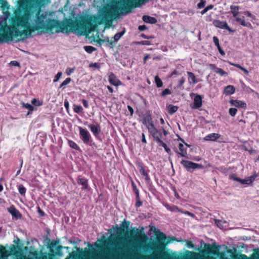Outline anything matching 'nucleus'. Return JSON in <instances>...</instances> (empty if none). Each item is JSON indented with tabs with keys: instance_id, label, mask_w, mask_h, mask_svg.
<instances>
[{
	"instance_id": "58",
	"label": "nucleus",
	"mask_w": 259,
	"mask_h": 259,
	"mask_svg": "<svg viewBox=\"0 0 259 259\" xmlns=\"http://www.w3.org/2000/svg\"><path fill=\"white\" fill-rule=\"evenodd\" d=\"M74 68H69V69H68L66 70V73L68 75H70L72 72H74Z\"/></svg>"
},
{
	"instance_id": "16",
	"label": "nucleus",
	"mask_w": 259,
	"mask_h": 259,
	"mask_svg": "<svg viewBox=\"0 0 259 259\" xmlns=\"http://www.w3.org/2000/svg\"><path fill=\"white\" fill-rule=\"evenodd\" d=\"M8 210L13 217H15L16 219H20L22 217L20 212L14 205H11L10 207L8 208Z\"/></svg>"
},
{
	"instance_id": "52",
	"label": "nucleus",
	"mask_w": 259,
	"mask_h": 259,
	"mask_svg": "<svg viewBox=\"0 0 259 259\" xmlns=\"http://www.w3.org/2000/svg\"><path fill=\"white\" fill-rule=\"evenodd\" d=\"M218 169L220 172L223 174H227L228 172V169L225 166H221L218 168Z\"/></svg>"
},
{
	"instance_id": "5",
	"label": "nucleus",
	"mask_w": 259,
	"mask_h": 259,
	"mask_svg": "<svg viewBox=\"0 0 259 259\" xmlns=\"http://www.w3.org/2000/svg\"><path fill=\"white\" fill-rule=\"evenodd\" d=\"M59 241H52L49 250L52 253H42V259H55V255L59 256L63 255V246L59 245Z\"/></svg>"
},
{
	"instance_id": "41",
	"label": "nucleus",
	"mask_w": 259,
	"mask_h": 259,
	"mask_svg": "<svg viewBox=\"0 0 259 259\" xmlns=\"http://www.w3.org/2000/svg\"><path fill=\"white\" fill-rule=\"evenodd\" d=\"M18 190H19V193L21 195H24L26 193V188L22 185H20L19 186Z\"/></svg>"
},
{
	"instance_id": "48",
	"label": "nucleus",
	"mask_w": 259,
	"mask_h": 259,
	"mask_svg": "<svg viewBox=\"0 0 259 259\" xmlns=\"http://www.w3.org/2000/svg\"><path fill=\"white\" fill-rule=\"evenodd\" d=\"M137 45H146L149 46L151 45V43L148 40H143L141 41H138L136 42Z\"/></svg>"
},
{
	"instance_id": "50",
	"label": "nucleus",
	"mask_w": 259,
	"mask_h": 259,
	"mask_svg": "<svg viewBox=\"0 0 259 259\" xmlns=\"http://www.w3.org/2000/svg\"><path fill=\"white\" fill-rule=\"evenodd\" d=\"M240 183L242 184L249 185L251 184V181H250L249 178L248 177L246 179H241Z\"/></svg>"
},
{
	"instance_id": "30",
	"label": "nucleus",
	"mask_w": 259,
	"mask_h": 259,
	"mask_svg": "<svg viewBox=\"0 0 259 259\" xmlns=\"http://www.w3.org/2000/svg\"><path fill=\"white\" fill-rule=\"evenodd\" d=\"M164 206L169 210L172 212H177V211H180L181 210L179 209L178 206L172 205L170 206L168 204L165 203L164 204Z\"/></svg>"
},
{
	"instance_id": "12",
	"label": "nucleus",
	"mask_w": 259,
	"mask_h": 259,
	"mask_svg": "<svg viewBox=\"0 0 259 259\" xmlns=\"http://www.w3.org/2000/svg\"><path fill=\"white\" fill-rule=\"evenodd\" d=\"M138 167L140 173L145 177V179L147 183H149L150 182V179L148 174L149 170L146 169V167L143 165L142 163H139Z\"/></svg>"
},
{
	"instance_id": "6",
	"label": "nucleus",
	"mask_w": 259,
	"mask_h": 259,
	"mask_svg": "<svg viewBox=\"0 0 259 259\" xmlns=\"http://www.w3.org/2000/svg\"><path fill=\"white\" fill-rule=\"evenodd\" d=\"M138 120L146 126L148 131L149 128L152 130L155 127L151 114H139Z\"/></svg>"
},
{
	"instance_id": "13",
	"label": "nucleus",
	"mask_w": 259,
	"mask_h": 259,
	"mask_svg": "<svg viewBox=\"0 0 259 259\" xmlns=\"http://www.w3.org/2000/svg\"><path fill=\"white\" fill-rule=\"evenodd\" d=\"M77 183L78 185H81V189L83 190H88L90 188L88 180L79 176L76 179Z\"/></svg>"
},
{
	"instance_id": "54",
	"label": "nucleus",
	"mask_w": 259,
	"mask_h": 259,
	"mask_svg": "<svg viewBox=\"0 0 259 259\" xmlns=\"http://www.w3.org/2000/svg\"><path fill=\"white\" fill-rule=\"evenodd\" d=\"M37 212H38V214H39L40 217H44L45 215V213L44 212V211H42L40 209V208L39 206H38L37 207Z\"/></svg>"
},
{
	"instance_id": "8",
	"label": "nucleus",
	"mask_w": 259,
	"mask_h": 259,
	"mask_svg": "<svg viewBox=\"0 0 259 259\" xmlns=\"http://www.w3.org/2000/svg\"><path fill=\"white\" fill-rule=\"evenodd\" d=\"M78 128L79 131L80 138L83 141V143L87 145L89 144L92 140L91 136L89 131L87 129L80 126L78 127Z\"/></svg>"
},
{
	"instance_id": "31",
	"label": "nucleus",
	"mask_w": 259,
	"mask_h": 259,
	"mask_svg": "<svg viewBox=\"0 0 259 259\" xmlns=\"http://www.w3.org/2000/svg\"><path fill=\"white\" fill-rule=\"evenodd\" d=\"M228 63L231 65L234 66H235V67H236L241 69V70H242L243 71V72L246 75H248V74H249L248 71L247 69H246L245 68H244V67H242L240 64L232 63V62H229V61H228Z\"/></svg>"
},
{
	"instance_id": "63",
	"label": "nucleus",
	"mask_w": 259,
	"mask_h": 259,
	"mask_svg": "<svg viewBox=\"0 0 259 259\" xmlns=\"http://www.w3.org/2000/svg\"><path fill=\"white\" fill-rule=\"evenodd\" d=\"M237 109L235 108H231L229 109V113H236Z\"/></svg>"
},
{
	"instance_id": "32",
	"label": "nucleus",
	"mask_w": 259,
	"mask_h": 259,
	"mask_svg": "<svg viewBox=\"0 0 259 259\" xmlns=\"http://www.w3.org/2000/svg\"><path fill=\"white\" fill-rule=\"evenodd\" d=\"M68 144L71 148L79 151H81L79 147L74 141L68 140Z\"/></svg>"
},
{
	"instance_id": "47",
	"label": "nucleus",
	"mask_w": 259,
	"mask_h": 259,
	"mask_svg": "<svg viewBox=\"0 0 259 259\" xmlns=\"http://www.w3.org/2000/svg\"><path fill=\"white\" fill-rule=\"evenodd\" d=\"M230 179L233 180L239 183L241 182V179L236 177L235 175H231L229 176Z\"/></svg>"
},
{
	"instance_id": "36",
	"label": "nucleus",
	"mask_w": 259,
	"mask_h": 259,
	"mask_svg": "<svg viewBox=\"0 0 259 259\" xmlns=\"http://www.w3.org/2000/svg\"><path fill=\"white\" fill-rule=\"evenodd\" d=\"M84 50L88 53L91 54L93 52L97 50L96 48L91 46H86L83 47Z\"/></svg>"
},
{
	"instance_id": "25",
	"label": "nucleus",
	"mask_w": 259,
	"mask_h": 259,
	"mask_svg": "<svg viewBox=\"0 0 259 259\" xmlns=\"http://www.w3.org/2000/svg\"><path fill=\"white\" fill-rule=\"evenodd\" d=\"M9 255V254L5 248L0 245V259H8Z\"/></svg>"
},
{
	"instance_id": "60",
	"label": "nucleus",
	"mask_w": 259,
	"mask_h": 259,
	"mask_svg": "<svg viewBox=\"0 0 259 259\" xmlns=\"http://www.w3.org/2000/svg\"><path fill=\"white\" fill-rule=\"evenodd\" d=\"M65 259H74V252L72 251Z\"/></svg>"
},
{
	"instance_id": "46",
	"label": "nucleus",
	"mask_w": 259,
	"mask_h": 259,
	"mask_svg": "<svg viewBox=\"0 0 259 259\" xmlns=\"http://www.w3.org/2000/svg\"><path fill=\"white\" fill-rule=\"evenodd\" d=\"M44 243L48 246V248H50V246H51L50 244L52 243V241L48 236H46V238L45 239Z\"/></svg>"
},
{
	"instance_id": "33",
	"label": "nucleus",
	"mask_w": 259,
	"mask_h": 259,
	"mask_svg": "<svg viewBox=\"0 0 259 259\" xmlns=\"http://www.w3.org/2000/svg\"><path fill=\"white\" fill-rule=\"evenodd\" d=\"M23 107L27 109L28 110V112L27 113H30V112H32L34 110V107L32 105H31L29 103H22Z\"/></svg>"
},
{
	"instance_id": "27",
	"label": "nucleus",
	"mask_w": 259,
	"mask_h": 259,
	"mask_svg": "<svg viewBox=\"0 0 259 259\" xmlns=\"http://www.w3.org/2000/svg\"><path fill=\"white\" fill-rule=\"evenodd\" d=\"M187 74L188 75V80L190 83L195 84L198 82V80H197L195 74L193 72H187Z\"/></svg>"
},
{
	"instance_id": "51",
	"label": "nucleus",
	"mask_w": 259,
	"mask_h": 259,
	"mask_svg": "<svg viewBox=\"0 0 259 259\" xmlns=\"http://www.w3.org/2000/svg\"><path fill=\"white\" fill-rule=\"evenodd\" d=\"M62 75V72H58L57 74L55 76V78L54 79V82L58 81L60 79V78L61 77Z\"/></svg>"
},
{
	"instance_id": "11",
	"label": "nucleus",
	"mask_w": 259,
	"mask_h": 259,
	"mask_svg": "<svg viewBox=\"0 0 259 259\" xmlns=\"http://www.w3.org/2000/svg\"><path fill=\"white\" fill-rule=\"evenodd\" d=\"M213 24L216 27L226 29L230 32H234L235 30L232 29L228 25L226 21H221L219 20H214L213 21Z\"/></svg>"
},
{
	"instance_id": "24",
	"label": "nucleus",
	"mask_w": 259,
	"mask_h": 259,
	"mask_svg": "<svg viewBox=\"0 0 259 259\" xmlns=\"http://www.w3.org/2000/svg\"><path fill=\"white\" fill-rule=\"evenodd\" d=\"M235 89L233 85H228L225 87L224 94L226 95H231L235 93Z\"/></svg>"
},
{
	"instance_id": "59",
	"label": "nucleus",
	"mask_w": 259,
	"mask_h": 259,
	"mask_svg": "<svg viewBox=\"0 0 259 259\" xmlns=\"http://www.w3.org/2000/svg\"><path fill=\"white\" fill-rule=\"evenodd\" d=\"M244 14L247 17H251V18L254 17V16L253 15H252L249 11H245L244 12Z\"/></svg>"
},
{
	"instance_id": "44",
	"label": "nucleus",
	"mask_w": 259,
	"mask_h": 259,
	"mask_svg": "<svg viewBox=\"0 0 259 259\" xmlns=\"http://www.w3.org/2000/svg\"><path fill=\"white\" fill-rule=\"evenodd\" d=\"M185 82V78L182 77L178 81L177 85L178 88H181Z\"/></svg>"
},
{
	"instance_id": "9",
	"label": "nucleus",
	"mask_w": 259,
	"mask_h": 259,
	"mask_svg": "<svg viewBox=\"0 0 259 259\" xmlns=\"http://www.w3.org/2000/svg\"><path fill=\"white\" fill-rule=\"evenodd\" d=\"M181 164L183 165L187 171H190L191 169H195L202 168L203 167V165L202 164L194 163L187 160H182L181 162Z\"/></svg>"
},
{
	"instance_id": "42",
	"label": "nucleus",
	"mask_w": 259,
	"mask_h": 259,
	"mask_svg": "<svg viewBox=\"0 0 259 259\" xmlns=\"http://www.w3.org/2000/svg\"><path fill=\"white\" fill-rule=\"evenodd\" d=\"M259 177V172L256 173L255 171L254 172L253 174L249 177L250 181H251V183L255 180V179Z\"/></svg>"
},
{
	"instance_id": "35",
	"label": "nucleus",
	"mask_w": 259,
	"mask_h": 259,
	"mask_svg": "<svg viewBox=\"0 0 259 259\" xmlns=\"http://www.w3.org/2000/svg\"><path fill=\"white\" fill-rule=\"evenodd\" d=\"M159 146L163 147L164 148L165 151L168 153V155H171L172 153L170 149L167 146L166 144L163 141L158 144Z\"/></svg>"
},
{
	"instance_id": "28",
	"label": "nucleus",
	"mask_w": 259,
	"mask_h": 259,
	"mask_svg": "<svg viewBox=\"0 0 259 259\" xmlns=\"http://www.w3.org/2000/svg\"><path fill=\"white\" fill-rule=\"evenodd\" d=\"M231 13L233 15L234 17H236L239 13V7L238 6H233L231 5L230 6Z\"/></svg>"
},
{
	"instance_id": "49",
	"label": "nucleus",
	"mask_w": 259,
	"mask_h": 259,
	"mask_svg": "<svg viewBox=\"0 0 259 259\" xmlns=\"http://www.w3.org/2000/svg\"><path fill=\"white\" fill-rule=\"evenodd\" d=\"M82 108L81 106L74 105L73 110L76 113H79L81 111Z\"/></svg>"
},
{
	"instance_id": "3",
	"label": "nucleus",
	"mask_w": 259,
	"mask_h": 259,
	"mask_svg": "<svg viewBox=\"0 0 259 259\" xmlns=\"http://www.w3.org/2000/svg\"><path fill=\"white\" fill-rule=\"evenodd\" d=\"M144 228L138 229L136 227L133 228L131 232V237L134 240H128L125 237H116L113 239L114 241L117 243V245L128 249V255L133 259H136L140 255L139 251L142 247V242L144 241L143 238L141 236V233L143 231Z\"/></svg>"
},
{
	"instance_id": "4",
	"label": "nucleus",
	"mask_w": 259,
	"mask_h": 259,
	"mask_svg": "<svg viewBox=\"0 0 259 259\" xmlns=\"http://www.w3.org/2000/svg\"><path fill=\"white\" fill-rule=\"evenodd\" d=\"M97 241L93 244L89 243L88 246L92 249L82 252L80 259H111L114 255H119L123 251V248L116 246L114 248L109 249L106 254H103L102 250L99 251L93 248H101L102 246Z\"/></svg>"
},
{
	"instance_id": "57",
	"label": "nucleus",
	"mask_w": 259,
	"mask_h": 259,
	"mask_svg": "<svg viewBox=\"0 0 259 259\" xmlns=\"http://www.w3.org/2000/svg\"><path fill=\"white\" fill-rule=\"evenodd\" d=\"M132 186L133 187V191H134L135 193H136V192H139L138 188H137V186L135 183L132 181Z\"/></svg>"
},
{
	"instance_id": "20",
	"label": "nucleus",
	"mask_w": 259,
	"mask_h": 259,
	"mask_svg": "<svg viewBox=\"0 0 259 259\" xmlns=\"http://www.w3.org/2000/svg\"><path fill=\"white\" fill-rule=\"evenodd\" d=\"M209 66L212 70H214L215 72L219 74L221 76H225L228 74L227 72L224 71L222 68H217L215 64H211Z\"/></svg>"
},
{
	"instance_id": "15",
	"label": "nucleus",
	"mask_w": 259,
	"mask_h": 259,
	"mask_svg": "<svg viewBox=\"0 0 259 259\" xmlns=\"http://www.w3.org/2000/svg\"><path fill=\"white\" fill-rule=\"evenodd\" d=\"M1 4V9L3 11V14L6 16L10 15V13L9 10L10 9V5L6 0H0Z\"/></svg>"
},
{
	"instance_id": "56",
	"label": "nucleus",
	"mask_w": 259,
	"mask_h": 259,
	"mask_svg": "<svg viewBox=\"0 0 259 259\" xmlns=\"http://www.w3.org/2000/svg\"><path fill=\"white\" fill-rule=\"evenodd\" d=\"M10 64L12 66H20V63L17 61H11Z\"/></svg>"
},
{
	"instance_id": "2",
	"label": "nucleus",
	"mask_w": 259,
	"mask_h": 259,
	"mask_svg": "<svg viewBox=\"0 0 259 259\" xmlns=\"http://www.w3.org/2000/svg\"><path fill=\"white\" fill-rule=\"evenodd\" d=\"M53 19L49 18L40 8L29 3L25 7L23 15L12 18L13 26L6 25L0 27V42L12 39L14 32L16 36L30 35L32 32L39 30L53 33L57 28L49 25Z\"/></svg>"
},
{
	"instance_id": "55",
	"label": "nucleus",
	"mask_w": 259,
	"mask_h": 259,
	"mask_svg": "<svg viewBox=\"0 0 259 259\" xmlns=\"http://www.w3.org/2000/svg\"><path fill=\"white\" fill-rule=\"evenodd\" d=\"M136 203H135L136 207L138 208L142 205L143 201H141L140 199L136 200Z\"/></svg>"
},
{
	"instance_id": "40",
	"label": "nucleus",
	"mask_w": 259,
	"mask_h": 259,
	"mask_svg": "<svg viewBox=\"0 0 259 259\" xmlns=\"http://www.w3.org/2000/svg\"><path fill=\"white\" fill-rule=\"evenodd\" d=\"M71 79L70 77L66 78L65 80L60 85V88H64L65 86L69 84L71 82Z\"/></svg>"
},
{
	"instance_id": "1",
	"label": "nucleus",
	"mask_w": 259,
	"mask_h": 259,
	"mask_svg": "<svg viewBox=\"0 0 259 259\" xmlns=\"http://www.w3.org/2000/svg\"><path fill=\"white\" fill-rule=\"evenodd\" d=\"M148 0H123L122 4L116 2L110 5H107L100 10L98 16H91L80 21L69 20L66 22L53 19L50 21L51 27H56V33L68 30L80 31L87 34L95 30L99 25L105 23H111L113 20L118 17L120 14H127L134 8L139 7Z\"/></svg>"
},
{
	"instance_id": "39",
	"label": "nucleus",
	"mask_w": 259,
	"mask_h": 259,
	"mask_svg": "<svg viewBox=\"0 0 259 259\" xmlns=\"http://www.w3.org/2000/svg\"><path fill=\"white\" fill-rule=\"evenodd\" d=\"M31 104L33 106H40L42 105V101L38 100L36 99H33L31 101Z\"/></svg>"
},
{
	"instance_id": "7",
	"label": "nucleus",
	"mask_w": 259,
	"mask_h": 259,
	"mask_svg": "<svg viewBox=\"0 0 259 259\" xmlns=\"http://www.w3.org/2000/svg\"><path fill=\"white\" fill-rule=\"evenodd\" d=\"M130 224L131 222L130 221L124 220V221L120 224L119 227L116 225L115 227L113 226L112 228L117 231V234H121L122 232H124L125 230V235H128Z\"/></svg>"
},
{
	"instance_id": "29",
	"label": "nucleus",
	"mask_w": 259,
	"mask_h": 259,
	"mask_svg": "<svg viewBox=\"0 0 259 259\" xmlns=\"http://www.w3.org/2000/svg\"><path fill=\"white\" fill-rule=\"evenodd\" d=\"M158 234L157 235V238L158 241L159 243H162L163 241H164L166 238V235L163 232H160L159 230H158Z\"/></svg>"
},
{
	"instance_id": "37",
	"label": "nucleus",
	"mask_w": 259,
	"mask_h": 259,
	"mask_svg": "<svg viewBox=\"0 0 259 259\" xmlns=\"http://www.w3.org/2000/svg\"><path fill=\"white\" fill-rule=\"evenodd\" d=\"M155 82L157 88H160L163 85V82L158 75L155 76Z\"/></svg>"
},
{
	"instance_id": "22",
	"label": "nucleus",
	"mask_w": 259,
	"mask_h": 259,
	"mask_svg": "<svg viewBox=\"0 0 259 259\" xmlns=\"http://www.w3.org/2000/svg\"><path fill=\"white\" fill-rule=\"evenodd\" d=\"M202 105V98L200 95H196L194 99L193 108H198Z\"/></svg>"
},
{
	"instance_id": "38",
	"label": "nucleus",
	"mask_w": 259,
	"mask_h": 259,
	"mask_svg": "<svg viewBox=\"0 0 259 259\" xmlns=\"http://www.w3.org/2000/svg\"><path fill=\"white\" fill-rule=\"evenodd\" d=\"M125 31H122L120 32L116 33L114 36H113V39L114 40V41H117L122 36V35L124 34Z\"/></svg>"
},
{
	"instance_id": "62",
	"label": "nucleus",
	"mask_w": 259,
	"mask_h": 259,
	"mask_svg": "<svg viewBox=\"0 0 259 259\" xmlns=\"http://www.w3.org/2000/svg\"><path fill=\"white\" fill-rule=\"evenodd\" d=\"M181 212L182 213H185V214H188V215L191 216V217H194V215H195L193 213H191V212H189V211H182V210H181Z\"/></svg>"
},
{
	"instance_id": "34",
	"label": "nucleus",
	"mask_w": 259,
	"mask_h": 259,
	"mask_svg": "<svg viewBox=\"0 0 259 259\" xmlns=\"http://www.w3.org/2000/svg\"><path fill=\"white\" fill-rule=\"evenodd\" d=\"M167 108L169 113H174L177 111L178 107L173 105H168Z\"/></svg>"
},
{
	"instance_id": "21",
	"label": "nucleus",
	"mask_w": 259,
	"mask_h": 259,
	"mask_svg": "<svg viewBox=\"0 0 259 259\" xmlns=\"http://www.w3.org/2000/svg\"><path fill=\"white\" fill-rule=\"evenodd\" d=\"M231 103L232 105L238 108H245L246 107V104L242 101L240 100H231Z\"/></svg>"
},
{
	"instance_id": "10",
	"label": "nucleus",
	"mask_w": 259,
	"mask_h": 259,
	"mask_svg": "<svg viewBox=\"0 0 259 259\" xmlns=\"http://www.w3.org/2000/svg\"><path fill=\"white\" fill-rule=\"evenodd\" d=\"M148 132L152 135L153 140L156 142L158 143V145L162 142L161 140L162 136V134L155 127H154L152 130L149 128Z\"/></svg>"
},
{
	"instance_id": "19",
	"label": "nucleus",
	"mask_w": 259,
	"mask_h": 259,
	"mask_svg": "<svg viewBox=\"0 0 259 259\" xmlns=\"http://www.w3.org/2000/svg\"><path fill=\"white\" fill-rule=\"evenodd\" d=\"M179 149L180 156L187 158V150L183 143H179L178 145Z\"/></svg>"
},
{
	"instance_id": "26",
	"label": "nucleus",
	"mask_w": 259,
	"mask_h": 259,
	"mask_svg": "<svg viewBox=\"0 0 259 259\" xmlns=\"http://www.w3.org/2000/svg\"><path fill=\"white\" fill-rule=\"evenodd\" d=\"M213 41L215 46L217 47L219 53L222 56H224L225 55V53L223 50V49L221 48V46H220L219 40L217 36H213Z\"/></svg>"
},
{
	"instance_id": "64",
	"label": "nucleus",
	"mask_w": 259,
	"mask_h": 259,
	"mask_svg": "<svg viewBox=\"0 0 259 259\" xmlns=\"http://www.w3.org/2000/svg\"><path fill=\"white\" fill-rule=\"evenodd\" d=\"M177 74H178V72L177 70H175L171 72V73L169 75L168 77L170 78L172 77L174 75Z\"/></svg>"
},
{
	"instance_id": "43",
	"label": "nucleus",
	"mask_w": 259,
	"mask_h": 259,
	"mask_svg": "<svg viewBox=\"0 0 259 259\" xmlns=\"http://www.w3.org/2000/svg\"><path fill=\"white\" fill-rule=\"evenodd\" d=\"M171 91L169 89H166L165 90H164L161 93L160 95L162 97H164L166 95H170L171 94Z\"/></svg>"
},
{
	"instance_id": "14",
	"label": "nucleus",
	"mask_w": 259,
	"mask_h": 259,
	"mask_svg": "<svg viewBox=\"0 0 259 259\" xmlns=\"http://www.w3.org/2000/svg\"><path fill=\"white\" fill-rule=\"evenodd\" d=\"M89 127L93 133L95 137L98 139L101 133L100 125L98 124H92L89 125Z\"/></svg>"
},
{
	"instance_id": "18",
	"label": "nucleus",
	"mask_w": 259,
	"mask_h": 259,
	"mask_svg": "<svg viewBox=\"0 0 259 259\" xmlns=\"http://www.w3.org/2000/svg\"><path fill=\"white\" fill-rule=\"evenodd\" d=\"M221 135L217 133H212L208 134L204 138L203 140L204 141H216L217 139L221 137Z\"/></svg>"
},
{
	"instance_id": "61",
	"label": "nucleus",
	"mask_w": 259,
	"mask_h": 259,
	"mask_svg": "<svg viewBox=\"0 0 259 259\" xmlns=\"http://www.w3.org/2000/svg\"><path fill=\"white\" fill-rule=\"evenodd\" d=\"M147 29V27L145 25H140L138 27V29L140 31H144Z\"/></svg>"
},
{
	"instance_id": "53",
	"label": "nucleus",
	"mask_w": 259,
	"mask_h": 259,
	"mask_svg": "<svg viewBox=\"0 0 259 259\" xmlns=\"http://www.w3.org/2000/svg\"><path fill=\"white\" fill-rule=\"evenodd\" d=\"M206 2L205 1L201 0L200 3L197 4V7L199 9H201L204 7Z\"/></svg>"
},
{
	"instance_id": "45",
	"label": "nucleus",
	"mask_w": 259,
	"mask_h": 259,
	"mask_svg": "<svg viewBox=\"0 0 259 259\" xmlns=\"http://www.w3.org/2000/svg\"><path fill=\"white\" fill-rule=\"evenodd\" d=\"M97 242H99L100 243H104L105 244H109V242L105 240V236L104 235L102 236L101 238L98 239Z\"/></svg>"
},
{
	"instance_id": "23",
	"label": "nucleus",
	"mask_w": 259,
	"mask_h": 259,
	"mask_svg": "<svg viewBox=\"0 0 259 259\" xmlns=\"http://www.w3.org/2000/svg\"><path fill=\"white\" fill-rule=\"evenodd\" d=\"M142 20L145 23L152 24H155L157 22V19L155 18L148 15H144Z\"/></svg>"
},
{
	"instance_id": "17",
	"label": "nucleus",
	"mask_w": 259,
	"mask_h": 259,
	"mask_svg": "<svg viewBox=\"0 0 259 259\" xmlns=\"http://www.w3.org/2000/svg\"><path fill=\"white\" fill-rule=\"evenodd\" d=\"M109 81L111 85L118 86L121 84V81L117 78L114 73H111L109 76Z\"/></svg>"
}]
</instances>
